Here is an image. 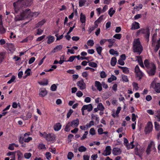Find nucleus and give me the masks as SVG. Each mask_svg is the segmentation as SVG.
<instances>
[{
  "mask_svg": "<svg viewBox=\"0 0 160 160\" xmlns=\"http://www.w3.org/2000/svg\"><path fill=\"white\" fill-rule=\"evenodd\" d=\"M30 5L31 2L27 0H18L13 3L15 13L20 12V15L15 17L14 20L16 22L28 18H30L31 10L25 8Z\"/></svg>",
  "mask_w": 160,
  "mask_h": 160,
  "instance_id": "obj_1",
  "label": "nucleus"
},
{
  "mask_svg": "<svg viewBox=\"0 0 160 160\" xmlns=\"http://www.w3.org/2000/svg\"><path fill=\"white\" fill-rule=\"evenodd\" d=\"M133 51L136 52L137 54L140 55L142 53L143 48L141 45L139 38L135 39L133 43Z\"/></svg>",
  "mask_w": 160,
  "mask_h": 160,
  "instance_id": "obj_2",
  "label": "nucleus"
},
{
  "mask_svg": "<svg viewBox=\"0 0 160 160\" xmlns=\"http://www.w3.org/2000/svg\"><path fill=\"white\" fill-rule=\"evenodd\" d=\"M44 137L47 141L49 142L54 140L55 138V135L52 133H49L47 134L44 133Z\"/></svg>",
  "mask_w": 160,
  "mask_h": 160,
  "instance_id": "obj_3",
  "label": "nucleus"
},
{
  "mask_svg": "<svg viewBox=\"0 0 160 160\" xmlns=\"http://www.w3.org/2000/svg\"><path fill=\"white\" fill-rule=\"evenodd\" d=\"M148 69L147 72L149 76H152L154 75L156 70V67L154 64H152L151 67Z\"/></svg>",
  "mask_w": 160,
  "mask_h": 160,
  "instance_id": "obj_4",
  "label": "nucleus"
},
{
  "mask_svg": "<svg viewBox=\"0 0 160 160\" xmlns=\"http://www.w3.org/2000/svg\"><path fill=\"white\" fill-rule=\"evenodd\" d=\"M152 127L153 126L152 122H148L145 128L144 131L145 133L148 134L151 132L152 130Z\"/></svg>",
  "mask_w": 160,
  "mask_h": 160,
  "instance_id": "obj_5",
  "label": "nucleus"
},
{
  "mask_svg": "<svg viewBox=\"0 0 160 160\" xmlns=\"http://www.w3.org/2000/svg\"><path fill=\"white\" fill-rule=\"evenodd\" d=\"M151 86L153 88L154 90L158 93H160V83L153 82Z\"/></svg>",
  "mask_w": 160,
  "mask_h": 160,
  "instance_id": "obj_6",
  "label": "nucleus"
},
{
  "mask_svg": "<svg viewBox=\"0 0 160 160\" xmlns=\"http://www.w3.org/2000/svg\"><path fill=\"white\" fill-rule=\"evenodd\" d=\"M137 33L138 34L142 33L144 34L145 35L146 34H148V33H149L150 30L149 28L147 27L146 29L143 28H141L137 31Z\"/></svg>",
  "mask_w": 160,
  "mask_h": 160,
  "instance_id": "obj_7",
  "label": "nucleus"
},
{
  "mask_svg": "<svg viewBox=\"0 0 160 160\" xmlns=\"http://www.w3.org/2000/svg\"><path fill=\"white\" fill-rule=\"evenodd\" d=\"M77 84V86L79 87V89L81 90H83L86 88V84L83 80L78 81Z\"/></svg>",
  "mask_w": 160,
  "mask_h": 160,
  "instance_id": "obj_8",
  "label": "nucleus"
},
{
  "mask_svg": "<svg viewBox=\"0 0 160 160\" xmlns=\"http://www.w3.org/2000/svg\"><path fill=\"white\" fill-rule=\"evenodd\" d=\"M111 148L110 146H107L106 147L105 149L102 153V155L104 156L109 155L111 153Z\"/></svg>",
  "mask_w": 160,
  "mask_h": 160,
  "instance_id": "obj_9",
  "label": "nucleus"
},
{
  "mask_svg": "<svg viewBox=\"0 0 160 160\" xmlns=\"http://www.w3.org/2000/svg\"><path fill=\"white\" fill-rule=\"evenodd\" d=\"M153 146L154 148V142L153 141H151L149 144L148 145L147 148L146 152L147 155H149L151 151V148Z\"/></svg>",
  "mask_w": 160,
  "mask_h": 160,
  "instance_id": "obj_10",
  "label": "nucleus"
},
{
  "mask_svg": "<svg viewBox=\"0 0 160 160\" xmlns=\"http://www.w3.org/2000/svg\"><path fill=\"white\" fill-rule=\"evenodd\" d=\"M112 152L114 155H118L121 154L122 150L119 148H114L112 149Z\"/></svg>",
  "mask_w": 160,
  "mask_h": 160,
  "instance_id": "obj_11",
  "label": "nucleus"
},
{
  "mask_svg": "<svg viewBox=\"0 0 160 160\" xmlns=\"http://www.w3.org/2000/svg\"><path fill=\"white\" fill-rule=\"evenodd\" d=\"M70 124L71 126L73 128L78 127L79 124V119L77 118L76 120L72 121L71 122Z\"/></svg>",
  "mask_w": 160,
  "mask_h": 160,
  "instance_id": "obj_12",
  "label": "nucleus"
},
{
  "mask_svg": "<svg viewBox=\"0 0 160 160\" xmlns=\"http://www.w3.org/2000/svg\"><path fill=\"white\" fill-rule=\"evenodd\" d=\"M32 139L31 137H29L27 138H25L24 137H21L20 138L19 141L21 143H22L23 141H24L25 142H28Z\"/></svg>",
  "mask_w": 160,
  "mask_h": 160,
  "instance_id": "obj_13",
  "label": "nucleus"
},
{
  "mask_svg": "<svg viewBox=\"0 0 160 160\" xmlns=\"http://www.w3.org/2000/svg\"><path fill=\"white\" fill-rule=\"evenodd\" d=\"M84 110H87L89 112L91 111L93 108V107L91 104H89L87 105H84L82 107Z\"/></svg>",
  "mask_w": 160,
  "mask_h": 160,
  "instance_id": "obj_14",
  "label": "nucleus"
},
{
  "mask_svg": "<svg viewBox=\"0 0 160 160\" xmlns=\"http://www.w3.org/2000/svg\"><path fill=\"white\" fill-rule=\"evenodd\" d=\"M95 86L97 88L98 90L101 91L102 90V84L98 81H96L95 82Z\"/></svg>",
  "mask_w": 160,
  "mask_h": 160,
  "instance_id": "obj_15",
  "label": "nucleus"
},
{
  "mask_svg": "<svg viewBox=\"0 0 160 160\" xmlns=\"http://www.w3.org/2000/svg\"><path fill=\"white\" fill-rule=\"evenodd\" d=\"M140 28L139 23L136 22H135L132 24V27L131 28L132 30L137 29Z\"/></svg>",
  "mask_w": 160,
  "mask_h": 160,
  "instance_id": "obj_16",
  "label": "nucleus"
},
{
  "mask_svg": "<svg viewBox=\"0 0 160 160\" xmlns=\"http://www.w3.org/2000/svg\"><path fill=\"white\" fill-rule=\"evenodd\" d=\"M142 150L140 149H138V148H135V154L141 158L142 157Z\"/></svg>",
  "mask_w": 160,
  "mask_h": 160,
  "instance_id": "obj_17",
  "label": "nucleus"
},
{
  "mask_svg": "<svg viewBox=\"0 0 160 160\" xmlns=\"http://www.w3.org/2000/svg\"><path fill=\"white\" fill-rule=\"evenodd\" d=\"M62 48V46L61 45H60L57 46L56 47L54 48L52 50L53 52H58L59 51L61 50Z\"/></svg>",
  "mask_w": 160,
  "mask_h": 160,
  "instance_id": "obj_18",
  "label": "nucleus"
},
{
  "mask_svg": "<svg viewBox=\"0 0 160 160\" xmlns=\"http://www.w3.org/2000/svg\"><path fill=\"white\" fill-rule=\"evenodd\" d=\"M62 125L60 123H57L53 127L55 131H58L61 128Z\"/></svg>",
  "mask_w": 160,
  "mask_h": 160,
  "instance_id": "obj_19",
  "label": "nucleus"
},
{
  "mask_svg": "<svg viewBox=\"0 0 160 160\" xmlns=\"http://www.w3.org/2000/svg\"><path fill=\"white\" fill-rule=\"evenodd\" d=\"M117 59L115 57H113L112 58L111 60V64L112 66H114L117 63Z\"/></svg>",
  "mask_w": 160,
  "mask_h": 160,
  "instance_id": "obj_20",
  "label": "nucleus"
},
{
  "mask_svg": "<svg viewBox=\"0 0 160 160\" xmlns=\"http://www.w3.org/2000/svg\"><path fill=\"white\" fill-rule=\"evenodd\" d=\"M47 91L46 89H44L40 92L39 95L41 97H44L47 94Z\"/></svg>",
  "mask_w": 160,
  "mask_h": 160,
  "instance_id": "obj_21",
  "label": "nucleus"
},
{
  "mask_svg": "<svg viewBox=\"0 0 160 160\" xmlns=\"http://www.w3.org/2000/svg\"><path fill=\"white\" fill-rule=\"evenodd\" d=\"M80 20L82 23H85L86 21L85 16L82 13H81L80 14Z\"/></svg>",
  "mask_w": 160,
  "mask_h": 160,
  "instance_id": "obj_22",
  "label": "nucleus"
},
{
  "mask_svg": "<svg viewBox=\"0 0 160 160\" xmlns=\"http://www.w3.org/2000/svg\"><path fill=\"white\" fill-rule=\"evenodd\" d=\"M31 72H31L30 69L28 68L25 72V73L26 74V75L23 77V78H25L27 76H29Z\"/></svg>",
  "mask_w": 160,
  "mask_h": 160,
  "instance_id": "obj_23",
  "label": "nucleus"
},
{
  "mask_svg": "<svg viewBox=\"0 0 160 160\" xmlns=\"http://www.w3.org/2000/svg\"><path fill=\"white\" fill-rule=\"evenodd\" d=\"M113 8H111L108 11V13L110 17H112L115 12V10H113Z\"/></svg>",
  "mask_w": 160,
  "mask_h": 160,
  "instance_id": "obj_24",
  "label": "nucleus"
},
{
  "mask_svg": "<svg viewBox=\"0 0 160 160\" xmlns=\"http://www.w3.org/2000/svg\"><path fill=\"white\" fill-rule=\"evenodd\" d=\"M109 52L112 55H116V56L118 55V52L116 51H115L113 49H111L109 50Z\"/></svg>",
  "mask_w": 160,
  "mask_h": 160,
  "instance_id": "obj_25",
  "label": "nucleus"
},
{
  "mask_svg": "<svg viewBox=\"0 0 160 160\" xmlns=\"http://www.w3.org/2000/svg\"><path fill=\"white\" fill-rule=\"evenodd\" d=\"M97 108L98 110L103 111L104 109V108L102 103H99L97 106Z\"/></svg>",
  "mask_w": 160,
  "mask_h": 160,
  "instance_id": "obj_26",
  "label": "nucleus"
},
{
  "mask_svg": "<svg viewBox=\"0 0 160 160\" xmlns=\"http://www.w3.org/2000/svg\"><path fill=\"white\" fill-rule=\"evenodd\" d=\"M8 48L10 51L12 52L15 51V48L14 46L12 44H9L8 45Z\"/></svg>",
  "mask_w": 160,
  "mask_h": 160,
  "instance_id": "obj_27",
  "label": "nucleus"
},
{
  "mask_svg": "<svg viewBox=\"0 0 160 160\" xmlns=\"http://www.w3.org/2000/svg\"><path fill=\"white\" fill-rule=\"evenodd\" d=\"M144 64L145 67L147 68H149L151 67V65L152 63L150 64L148 60L145 59L144 61Z\"/></svg>",
  "mask_w": 160,
  "mask_h": 160,
  "instance_id": "obj_28",
  "label": "nucleus"
},
{
  "mask_svg": "<svg viewBox=\"0 0 160 160\" xmlns=\"http://www.w3.org/2000/svg\"><path fill=\"white\" fill-rule=\"evenodd\" d=\"M5 53L4 52H0V63H1L4 58Z\"/></svg>",
  "mask_w": 160,
  "mask_h": 160,
  "instance_id": "obj_29",
  "label": "nucleus"
},
{
  "mask_svg": "<svg viewBox=\"0 0 160 160\" xmlns=\"http://www.w3.org/2000/svg\"><path fill=\"white\" fill-rule=\"evenodd\" d=\"M45 21L44 20H43L42 21L39 22L36 25V28L41 27L45 23Z\"/></svg>",
  "mask_w": 160,
  "mask_h": 160,
  "instance_id": "obj_30",
  "label": "nucleus"
},
{
  "mask_svg": "<svg viewBox=\"0 0 160 160\" xmlns=\"http://www.w3.org/2000/svg\"><path fill=\"white\" fill-rule=\"evenodd\" d=\"M17 152L18 156V160H22V158L23 157L22 153L19 151H18Z\"/></svg>",
  "mask_w": 160,
  "mask_h": 160,
  "instance_id": "obj_31",
  "label": "nucleus"
},
{
  "mask_svg": "<svg viewBox=\"0 0 160 160\" xmlns=\"http://www.w3.org/2000/svg\"><path fill=\"white\" fill-rule=\"evenodd\" d=\"M154 126L155 130L156 131H159L160 130V125L158 122H155Z\"/></svg>",
  "mask_w": 160,
  "mask_h": 160,
  "instance_id": "obj_32",
  "label": "nucleus"
},
{
  "mask_svg": "<svg viewBox=\"0 0 160 160\" xmlns=\"http://www.w3.org/2000/svg\"><path fill=\"white\" fill-rule=\"evenodd\" d=\"M137 76L138 77L139 79H141L143 75V73L141 71L139 72L136 73Z\"/></svg>",
  "mask_w": 160,
  "mask_h": 160,
  "instance_id": "obj_33",
  "label": "nucleus"
},
{
  "mask_svg": "<svg viewBox=\"0 0 160 160\" xmlns=\"http://www.w3.org/2000/svg\"><path fill=\"white\" fill-rule=\"evenodd\" d=\"M54 40V38L53 36H49L48 40L47 41V43L50 44L53 42Z\"/></svg>",
  "mask_w": 160,
  "mask_h": 160,
  "instance_id": "obj_34",
  "label": "nucleus"
},
{
  "mask_svg": "<svg viewBox=\"0 0 160 160\" xmlns=\"http://www.w3.org/2000/svg\"><path fill=\"white\" fill-rule=\"evenodd\" d=\"M39 14V13L38 12H31V11L30 18L32 17H36Z\"/></svg>",
  "mask_w": 160,
  "mask_h": 160,
  "instance_id": "obj_35",
  "label": "nucleus"
},
{
  "mask_svg": "<svg viewBox=\"0 0 160 160\" xmlns=\"http://www.w3.org/2000/svg\"><path fill=\"white\" fill-rule=\"evenodd\" d=\"M74 155L73 153L72 152H68L67 157L69 160H71L73 157Z\"/></svg>",
  "mask_w": 160,
  "mask_h": 160,
  "instance_id": "obj_36",
  "label": "nucleus"
},
{
  "mask_svg": "<svg viewBox=\"0 0 160 160\" xmlns=\"http://www.w3.org/2000/svg\"><path fill=\"white\" fill-rule=\"evenodd\" d=\"M78 150L80 152H84L86 151L87 148L84 146H81L79 148Z\"/></svg>",
  "mask_w": 160,
  "mask_h": 160,
  "instance_id": "obj_37",
  "label": "nucleus"
},
{
  "mask_svg": "<svg viewBox=\"0 0 160 160\" xmlns=\"http://www.w3.org/2000/svg\"><path fill=\"white\" fill-rule=\"evenodd\" d=\"M88 65L89 66L93 67V68H96L97 67V64L93 62H88Z\"/></svg>",
  "mask_w": 160,
  "mask_h": 160,
  "instance_id": "obj_38",
  "label": "nucleus"
},
{
  "mask_svg": "<svg viewBox=\"0 0 160 160\" xmlns=\"http://www.w3.org/2000/svg\"><path fill=\"white\" fill-rule=\"evenodd\" d=\"M102 50V48L101 46H99L96 48V51L98 54L99 55H101V53Z\"/></svg>",
  "mask_w": 160,
  "mask_h": 160,
  "instance_id": "obj_39",
  "label": "nucleus"
},
{
  "mask_svg": "<svg viewBox=\"0 0 160 160\" xmlns=\"http://www.w3.org/2000/svg\"><path fill=\"white\" fill-rule=\"evenodd\" d=\"M87 44L89 46H92L94 44V42L93 40L90 39L87 41Z\"/></svg>",
  "mask_w": 160,
  "mask_h": 160,
  "instance_id": "obj_40",
  "label": "nucleus"
},
{
  "mask_svg": "<svg viewBox=\"0 0 160 160\" xmlns=\"http://www.w3.org/2000/svg\"><path fill=\"white\" fill-rule=\"evenodd\" d=\"M16 152H9L7 153V156H12L11 157V158L15 157V153Z\"/></svg>",
  "mask_w": 160,
  "mask_h": 160,
  "instance_id": "obj_41",
  "label": "nucleus"
},
{
  "mask_svg": "<svg viewBox=\"0 0 160 160\" xmlns=\"http://www.w3.org/2000/svg\"><path fill=\"white\" fill-rule=\"evenodd\" d=\"M86 2V0H79V6L82 7L84 6Z\"/></svg>",
  "mask_w": 160,
  "mask_h": 160,
  "instance_id": "obj_42",
  "label": "nucleus"
},
{
  "mask_svg": "<svg viewBox=\"0 0 160 160\" xmlns=\"http://www.w3.org/2000/svg\"><path fill=\"white\" fill-rule=\"evenodd\" d=\"M31 153L30 152L26 153L24 154L25 158L27 159H29L31 157Z\"/></svg>",
  "mask_w": 160,
  "mask_h": 160,
  "instance_id": "obj_43",
  "label": "nucleus"
},
{
  "mask_svg": "<svg viewBox=\"0 0 160 160\" xmlns=\"http://www.w3.org/2000/svg\"><path fill=\"white\" fill-rule=\"evenodd\" d=\"M38 83L39 84L43 86L47 85L48 84V81L47 79H46L45 82H38Z\"/></svg>",
  "mask_w": 160,
  "mask_h": 160,
  "instance_id": "obj_44",
  "label": "nucleus"
},
{
  "mask_svg": "<svg viewBox=\"0 0 160 160\" xmlns=\"http://www.w3.org/2000/svg\"><path fill=\"white\" fill-rule=\"evenodd\" d=\"M16 77L14 76H12L11 79L8 81L7 82V83L8 84H10L14 82V81Z\"/></svg>",
  "mask_w": 160,
  "mask_h": 160,
  "instance_id": "obj_45",
  "label": "nucleus"
},
{
  "mask_svg": "<svg viewBox=\"0 0 160 160\" xmlns=\"http://www.w3.org/2000/svg\"><path fill=\"white\" fill-rule=\"evenodd\" d=\"M71 126L70 123H68L65 128V131L66 132H69L70 130V127Z\"/></svg>",
  "mask_w": 160,
  "mask_h": 160,
  "instance_id": "obj_46",
  "label": "nucleus"
},
{
  "mask_svg": "<svg viewBox=\"0 0 160 160\" xmlns=\"http://www.w3.org/2000/svg\"><path fill=\"white\" fill-rule=\"evenodd\" d=\"M107 76V74L104 71H102L100 73V77L102 78H104Z\"/></svg>",
  "mask_w": 160,
  "mask_h": 160,
  "instance_id": "obj_47",
  "label": "nucleus"
},
{
  "mask_svg": "<svg viewBox=\"0 0 160 160\" xmlns=\"http://www.w3.org/2000/svg\"><path fill=\"white\" fill-rule=\"evenodd\" d=\"M57 87L55 84H52L50 88L51 90L53 91H55L56 90Z\"/></svg>",
  "mask_w": 160,
  "mask_h": 160,
  "instance_id": "obj_48",
  "label": "nucleus"
},
{
  "mask_svg": "<svg viewBox=\"0 0 160 160\" xmlns=\"http://www.w3.org/2000/svg\"><path fill=\"white\" fill-rule=\"evenodd\" d=\"M121 37V34H115L113 36V38L118 39H120Z\"/></svg>",
  "mask_w": 160,
  "mask_h": 160,
  "instance_id": "obj_49",
  "label": "nucleus"
},
{
  "mask_svg": "<svg viewBox=\"0 0 160 160\" xmlns=\"http://www.w3.org/2000/svg\"><path fill=\"white\" fill-rule=\"evenodd\" d=\"M75 58V56H71L68 59V60L66 61V62H72L74 60Z\"/></svg>",
  "mask_w": 160,
  "mask_h": 160,
  "instance_id": "obj_50",
  "label": "nucleus"
},
{
  "mask_svg": "<svg viewBox=\"0 0 160 160\" xmlns=\"http://www.w3.org/2000/svg\"><path fill=\"white\" fill-rule=\"evenodd\" d=\"M46 158L48 160H50L51 158V154L49 152H47L46 153Z\"/></svg>",
  "mask_w": 160,
  "mask_h": 160,
  "instance_id": "obj_51",
  "label": "nucleus"
},
{
  "mask_svg": "<svg viewBox=\"0 0 160 160\" xmlns=\"http://www.w3.org/2000/svg\"><path fill=\"white\" fill-rule=\"evenodd\" d=\"M150 33L144 35V37L145 38V41L148 42L149 41V37Z\"/></svg>",
  "mask_w": 160,
  "mask_h": 160,
  "instance_id": "obj_52",
  "label": "nucleus"
},
{
  "mask_svg": "<svg viewBox=\"0 0 160 160\" xmlns=\"http://www.w3.org/2000/svg\"><path fill=\"white\" fill-rule=\"evenodd\" d=\"M122 79L123 82H128V81L127 77L125 75L122 76Z\"/></svg>",
  "mask_w": 160,
  "mask_h": 160,
  "instance_id": "obj_53",
  "label": "nucleus"
},
{
  "mask_svg": "<svg viewBox=\"0 0 160 160\" xmlns=\"http://www.w3.org/2000/svg\"><path fill=\"white\" fill-rule=\"evenodd\" d=\"M107 41H108L110 43L113 44V43L115 42L116 41V40L114 39H106Z\"/></svg>",
  "mask_w": 160,
  "mask_h": 160,
  "instance_id": "obj_54",
  "label": "nucleus"
},
{
  "mask_svg": "<svg viewBox=\"0 0 160 160\" xmlns=\"http://www.w3.org/2000/svg\"><path fill=\"white\" fill-rule=\"evenodd\" d=\"M6 32L5 29L2 26V28H0V33L1 34H3L5 33Z\"/></svg>",
  "mask_w": 160,
  "mask_h": 160,
  "instance_id": "obj_55",
  "label": "nucleus"
},
{
  "mask_svg": "<svg viewBox=\"0 0 160 160\" xmlns=\"http://www.w3.org/2000/svg\"><path fill=\"white\" fill-rule=\"evenodd\" d=\"M35 58L34 57H32L30 58L28 61V63L30 64L32 63L35 60Z\"/></svg>",
  "mask_w": 160,
  "mask_h": 160,
  "instance_id": "obj_56",
  "label": "nucleus"
},
{
  "mask_svg": "<svg viewBox=\"0 0 160 160\" xmlns=\"http://www.w3.org/2000/svg\"><path fill=\"white\" fill-rule=\"evenodd\" d=\"M122 70L123 72L124 73H128L129 72L128 68L126 67H124Z\"/></svg>",
  "mask_w": 160,
  "mask_h": 160,
  "instance_id": "obj_57",
  "label": "nucleus"
},
{
  "mask_svg": "<svg viewBox=\"0 0 160 160\" xmlns=\"http://www.w3.org/2000/svg\"><path fill=\"white\" fill-rule=\"evenodd\" d=\"M89 133L92 135H93L95 134V131L93 128L90 129L89 131Z\"/></svg>",
  "mask_w": 160,
  "mask_h": 160,
  "instance_id": "obj_58",
  "label": "nucleus"
},
{
  "mask_svg": "<svg viewBox=\"0 0 160 160\" xmlns=\"http://www.w3.org/2000/svg\"><path fill=\"white\" fill-rule=\"evenodd\" d=\"M39 149H42L46 148L45 145L43 144H39L38 146Z\"/></svg>",
  "mask_w": 160,
  "mask_h": 160,
  "instance_id": "obj_59",
  "label": "nucleus"
},
{
  "mask_svg": "<svg viewBox=\"0 0 160 160\" xmlns=\"http://www.w3.org/2000/svg\"><path fill=\"white\" fill-rule=\"evenodd\" d=\"M103 16V15H102V16H100L99 17V18H98V19H97L96 21H95V22L97 23L98 24L100 23L102 19Z\"/></svg>",
  "mask_w": 160,
  "mask_h": 160,
  "instance_id": "obj_60",
  "label": "nucleus"
},
{
  "mask_svg": "<svg viewBox=\"0 0 160 160\" xmlns=\"http://www.w3.org/2000/svg\"><path fill=\"white\" fill-rule=\"evenodd\" d=\"M118 63L121 65H123L124 64V62L123 61V60H122L121 59H120L118 61Z\"/></svg>",
  "mask_w": 160,
  "mask_h": 160,
  "instance_id": "obj_61",
  "label": "nucleus"
},
{
  "mask_svg": "<svg viewBox=\"0 0 160 160\" xmlns=\"http://www.w3.org/2000/svg\"><path fill=\"white\" fill-rule=\"evenodd\" d=\"M121 109V108L120 107H118L117 109L116 112V114L117 116L118 117V114L119 113Z\"/></svg>",
  "mask_w": 160,
  "mask_h": 160,
  "instance_id": "obj_62",
  "label": "nucleus"
},
{
  "mask_svg": "<svg viewBox=\"0 0 160 160\" xmlns=\"http://www.w3.org/2000/svg\"><path fill=\"white\" fill-rule=\"evenodd\" d=\"M43 32V30L41 29L40 28H38L37 30V32L36 34L38 35H40Z\"/></svg>",
  "mask_w": 160,
  "mask_h": 160,
  "instance_id": "obj_63",
  "label": "nucleus"
},
{
  "mask_svg": "<svg viewBox=\"0 0 160 160\" xmlns=\"http://www.w3.org/2000/svg\"><path fill=\"white\" fill-rule=\"evenodd\" d=\"M76 95L78 97H81L82 96L83 93L81 91H79L77 92Z\"/></svg>",
  "mask_w": 160,
  "mask_h": 160,
  "instance_id": "obj_64",
  "label": "nucleus"
}]
</instances>
